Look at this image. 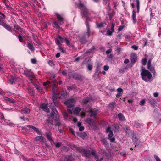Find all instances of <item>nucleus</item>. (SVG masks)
<instances>
[{
    "label": "nucleus",
    "instance_id": "1",
    "mask_svg": "<svg viewBox=\"0 0 161 161\" xmlns=\"http://www.w3.org/2000/svg\"><path fill=\"white\" fill-rule=\"evenodd\" d=\"M76 4L77 7L81 10V14L82 17L86 18L85 23H86V21L87 22H88V21H91L90 19L89 18L90 13L86 6L84 4L81 3L80 1H79L78 4L76 3Z\"/></svg>",
    "mask_w": 161,
    "mask_h": 161
},
{
    "label": "nucleus",
    "instance_id": "2",
    "mask_svg": "<svg viewBox=\"0 0 161 161\" xmlns=\"http://www.w3.org/2000/svg\"><path fill=\"white\" fill-rule=\"evenodd\" d=\"M141 75L142 79L146 81H148V79H150L152 77L151 73L145 69H142Z\"/></svg>",
    "mask_w": 161,
    "mask_h": 161
},
{
    "label": "nucleus",
    "instance_id": "3",
    "mask_svg": "<svg viewBox=\"0 0 161 161\" xmlns=\"http://www.w3.org/2000/svg\"><path fill=\"white\" fill-rule=\"evenodd\" d=\"M55 14L59 22L58 23L56 21H53V23L54 26V27L57 29H60L61 28L60 25H61L64 23L63 21L64 19L63 17L58 13H56Z\"/></svg>",
    "mask_w": 161,
    "mask_h": 161
},
{
    "label": "nucleus",
    "instance_id": "4",
    "mask_svg": "<svg viewBox=\"0 0 161 161\" xmlns=\"http://www.w3.org/2000/svg\"><path fill=\"white\" fill-rule=\"evenodd\" d=\"M57 91V86H53L52 91L53 94V97L60 98L61 96L65 97L67 95L66 91L65 92L63 91V92H62L61 93H56Z\"/></svg>",
    "mask_w": 161,
    "mask_h": 161
},
{
    "label": "nucleus",
    "instance_id": "5",
    "mask_svg": "<svg viewBox=\"0 0 161 161\" xmlns=\"http://www.w3.org/2000/svg\"><path fill=\"white\" fill-rule=\"evenodd\" d=\"M52 111L51 113V117L53 118L55 121H57L59 119L58 113L55 108H52Z\"/></svg>",
    "mask_w": 161,
    "mask_h": 161
},
{
    "label": "nucleus",
    "instance_id": "6",
    "mask_svg": "<svg viewBox=\"0 0 161 161\" xmlns=\"http://www.w3.org/2000/svg\"><path fill=\"white\" fill-rule=\"evenodd\" d=\"M24 74L26 76L29 77L30 80L32 82L33 78L34 76L33 73L31 71V70L26 69L24 70Z\"/></svg>",
    "mask_w": 161,
    "mask_h": 161
},
{
    "label": "nucleus",
    "instance_id": "7",
    "mask_svg": "<svg viewBox=\"0 0 161 161\" xmlns=\"http://www.w3.org/2000/svg\"><path fill=\"white\" fill-rule=\"evenodd\" d=\"M71 75H72V77L80 81H82L83 79V76L80 74L76 73H72Z\"/></svg>",
    "mask_w": 161,
    "mask_h": 161
},
{
    "label": "nucleus",
    "instance_id": "8",
    "mask_svg": "<svg viewBox=\"0 0 161 161\" xmlns=\"http://www.w3.org/2000/svg\"><path fill=\"white\" fill-rule=\"evenodd\" d=\"M79 152L83 153L84 156L86 157H89L91 155V152L88 150H85L84 149L81 147L79 149Z\"/></svg>",
    "mask_w": 161,
    "mask_h": 161
},
{
    "label": "nucleus",
    "instance_id": "9",
    "mask_svg": "<svg viewBox=\"0 0 161 161\" xmlns=\"http://www.w3.org/2000/svg\"><path fill=\"white\" fill-rule=\"evenodd\" d=\"M115 24L113 23H112L111 28L110 29H108L107 30V33H105V35L108 36H111L112 33L114 31V26Z\"/></svg>",
    "mask_w": 161,
    "mask_h": 161
},
{
    "label": "nucleus",
    "instance_id": "10",
    "mask_svg": "<svg viewBox=\"0 0 161 161\" xmlns=\"http://www.w3.org/2000/svg\"><path fill=\"white\" fill-rule=\"evenodd\" d=\"M98 111L97 109L92 110L90 109L88 111V112L90 114V116L95 118L98 113Z\"/></svg>",
    "mask_w": 161,
    "mask_h": 161
},
{
    "label": "nucleus",
    "instance_id": "11",
    "mask_svg": "<svg viewBox=\"0 0 161 161\" xmlns=\"http://www.w3.org/2000/svg\"><path fill=\"white\" fill-rule=\"evenodd\" d=\"M75 100L74 99H70L67 100V107L68 108H71L74 106L75 103Z\"/></svg>",
    "mask_w": 161,
    "mask_h": 161
},
{
    "label": "nucleus",
    "instance_id": "12",
    "mask_svg": "<svg viewBox=\"0 0 161 161\" xmlns=\"http://www.w3.org/2000/svg\"><path fill=\"white\" fill-rule=\"evenodd\" d=\"M137 60V56L135 53H132L131 55V64L130 67H131L136 62Z\"/></svg>",
    "mask_w": 161,
    "mask_h": 161
},
{
    "label": "nucleus",
    "instance_id": "13",
    "mask_svg": "<svg viewBox=\"0 0 161 161\" xmlns=\"http://www.w3.org/2000/svg\"><path fill=\"white\" fill-rule=\"evenodd\" d=\"M86 122L92 126H95L96 125V121L93 119L88 118L86 119Z\"/></svg>",
    "mask_w": 161,
    "mask_h": 161
},
{
    "label": "nucleus",
    "instance_id": "14",
    "mask_svg": "<svg viewBox=\"0 0 161 161\" xmlns=\"http://www.w3.org/2000/svg\"><path fill=\"white\" fill-rule=\"evenodd\" d=\"M27 127L30 128H31L33 129L36 133H37L38 135H42L41 133L39 130L38 128L34 126L31 125H29L27 126Z\"/></svg>",
    "mask_w": 161,
    "mask_h": 161
},
{
    "label": "nucleus",
    "instance_id": "15",
    "mask_svg": "<svg viewBox=\"0 0 161 161\" xmlns=\"http://www.w3.org/2000/svg\"><path fill=\"white\" fill-rule=\"evenodd\" d=\"M106 132L107 133H109L108 138H110L113 136V134L110 127L108 126L107 128L106 129Z\"/></svg>",
    "mask_w": 161,
    "mask_h": 161
},
{
    "label": "nucleus",
    "instance_id": "16",
    "mask_svg": "<svg viewBox=\"0 0 161 161\" xmlns=\"http://www.w3.org/2000/svg\"><path fill=\"white\" fill-rule=\"evenodd\" d=\"M87 27V32H86V34L87 35V37L88 38L91 33V31L90 28V26L89 25V23L88 22L86 21V23H85Z\"/></svg>",
    "mask_w": 161,
    "mask_h": 161
},
{
    "label": "nucleus",
    "instance_id": "17",
    "mask_svg": "<svg viewBox=\"0 0 161 161\" xmlns=\"http://www.w3.org/2000/svg\"><path fill=\"white\" fill-rule=\"evenodd\" d=\"M148 101L149 103L153 107L157 104L156 101L153 98L150 97L148 99Z\"/></svg>",
    "mask_w": 161,
    "mask_h": 161
},
{
    "label": "nucleus",
    "instance_id": "18",
    "mask_svg": "<svg viewBox=\"0 0 161 161\" xmlns=\"http://www.w3.org/2000/svg\"><path fill=\"white\" fill-rule=\"evenodd\" d=\"M46 136L48 140L52 143V142L54 143V142L52 139V137L51 136V134L50 133L48 132L46 133Z\"/></svg>",
    "mask_w": 161,
    "mask_h": 161
},
{
    "label": "nucleus",
    "instance_id": "19",
    "mask_svg": "<svg viewBox=\"0 0 161 161\" xmlns=\"http://www.w3.org/2000/svg\"><path fill=\"white\" fill-rule=\"evenodd\" d=\"M41 108L43 111L46 112H49V109L47 107V106L46 104H42L41 105Z\"/></svg>",
    "mask_w": 161,
    "mask_h": 161
},
{
    "label": "nucleus",
    "instance_id": "20",
    "mask_svg": "<svg viewBox=\"0 0 161 161\" xmlns=\"http://www.w3.org/2000/svg\"><path fill=\"white\" fill-rule=\"evenodd\" d=\"M74 158L71 155H66L64 159V161H74Z\"/></svg>",
    "mask_w": 161,
    "mask_h": 161
},
{
    "label": "nucleus",
    "instance_id": "21",
    "mask_svg": "<svg viewBox=\"0 0 161 161\" xmlns=\"http://www.w3.org/2000/svg\"><path fill=\"white\" fill-rule=\"evenodd\" d=\"M21 112L22 114H29L30 110L29 108L25 107L21 110Z\"/></svg>",
    "mask_w": 161,
    "mask_h": 161
},
{
    "label": "nucleus",
    "instance_id": "22",
    "mask_svg": "<svg viewBox=\"0 0 161 161\" xmlns=\"http://www.w3.org/2000/svg\"><path fill=\"white\" fill-rule=\"evenodd\" d=\"M35 139L36 141H39L40 142H44L45 139L42 136H38L36 137Z\"/></svg>",
    "mask_w": 161,
    "mask_h": 161
},
{
    "label": "nucleus",
    "instance_id": "23",
    "mask_svg": "<svg viewBox=\"0 0 161 161\" xmlns=\"http://www.w3.org/2000/svg\"><path fill=\"white\" fill-rule=\"evenodd\" d=\"M106 25V23L105 22H101L100 23H97L96 24L97 27L99 28L104 27L105 25Z\"/></svg>",
    "mask_w": 161,
    "mask_h": 161
},
{
    "label": "nucleus",
    "instance_id": "24",
    "mask_svg": "<svg viewBox=\"0 0 161 161\" xmlns=\"http://www.w3.org/2000/svg\"><path fill=\"white\" fill-rule=\"evenodd\" d=\"M26 45L27 47L31 51H33L35 50V48L33 45L29 42H27Z\"/></svg>",
    "mask_w": 161,
    "mask_h": 161
},
{
    "label": "nucleus",
    "instance_id": "25",
    "mask_svg": "<svg viewBox=\"0 0 161 161\" xmlns=\"http://www.w3.org/2000/svg\"><path fill=\"white\" fill-rule=\"evenodd\" d=\"M101 141L102 143L103 144L105 147H107L108 146V143L106 139L102 138Z\"/></svg>",
    "mask_w": 161,
    "mask_h": 161
},
{
    "label": "nucleus",
    "instance_id": "26",
    "mask_svg": "<svg viewBox=\"0 0 161 161\" xmlns=\"http://www.w3.org/2000/svg\"><path fill=\"white\" fill-rule=\"evenodd\" d=\"M132 140L135 144V146L139 145L140 142L138 139H137L136 137L133 136L132 137Z\"/></svg>",
    "mask_w": 161,
    "mask_h": 161
},
{
    "label": "nucleus",
    "instance_id": "27",
    "mask_svg": "<svg viewBox=\"0 0 161 161\" xmlns=\"http://www.w3.org/2000/svg\"><path fill=\"white\" fill-rule=\"evenodd\" d=\"M118 117L119 120L121 121H125V119L123 114L121 113H119L118 114Z\"/></svg>",
    "mask_w": 161,
    "mask_h": 161
},
{
    "label": "nucleus",
    "instance_id": "28",
    "mask_svg": "<svg viewBox=\"0 0 161 161\" xmlns=\"http://www.w3.org/2000/svg\"><path fill=\"white\" fill-rule=\"evenodd\" d=\"M132 17V18L133 23L134 24L136 23V12L134 10L133 11Z\"/></svg>",
    "mask_w": 161,
    "mask_h": 161
},
{
    "label": "nucleus",
    "instance_id": "29",
    "mask_svg": "<svg viewBox=\"0 0 161 161\" xmlns=\"http://www.w3.org/2000/svg\"><path fill=\"white\" fill-rule=\"evenodd\" d=\"M147 68L151 72L153 73L154 74L156 73L154 67L151 65L147 66Z\"/></svg>",
    "mask_w": 161,
    "mask_h": 161
},
{
    "label": "nucleus",
    "instance_id": "30",
    "mask_svg": "<svg viewBox=\"0 0 161 161\" xmlns=\"http://www.w3.org/2000/svg\"><path fill=\"white\" fill-rule=\"evenodd\" d=\"M70 148L74 150L78 151L79 152V149L81 147H77L76 145H73L70 146Z\"/></svg>",
    "mask_w": 161,
    "mask_h": 161
},
{
    "label": "nucleus",
    "instance_id": "31",
    "mask_svg": "<svg viewBox=\"0 0 161 161\" xmlns=\"http://www.w3.org/2000/svg\"><path fill=\"white\" fill-rule=\"evenodd\" d=\"M77 126L79 127V130L80 131H82L84 129V127L83 126H81V123L80 122H78L77 124Z\"/></svg>",
    "mask_w": 161,
    "mask_h": 161
},
{
    "label": "nucleus",
    "instance_id": "32",
    "mask_svg": "<svg viewBox=\"0 0 161 161\" xmlns=\"http://www.w3.org/2000/svg\"><path fill=\"white\" fill-rule=\"evenodd\" d=\"M4 99L6 101H8L9 102H10V103H15V101H14L13 99L9 98L7 97H4Z\"/></svg>",
    "mask_w": 161,
    "mask_h": 161
},
{
    "label": "nucleus",
    "instance_id": "33",
    "mask_svg": "<svg viewBox=\"0 0 161 161\" xmlns=\"http://www.w3.org/2000/svg\"><path fill=\"white\" fill-rule=\"evenodd\" d=\"M124 130L125 131V132L126 133H128L130 131V127L127 126H126L123 128Z\"/></svg>",
    "mask_w": 161,
    "mask_h": 161
},
{
    "label": "nucleus",
    "instance_id": "34",
    "mask_svg": "<svg viewBox=\"0 0 161 161\" xmlns=\"http://www.w3.org/2000/svg\"><path fill=\"white\" fill-rule=\"evenodd\" d=\"M35 87L41 93L43 92V90L42 89L41 87L38 85H36Z\"/></svg>",
    "mask_w": 161,
    "mask_h": 161
},
{
    "label": "nucleus",
    "instance_id": "35",
    "mask_svg": "<svg viewBox=\"0 0 161 161\" xmlns=\"http://www.w3.org/2000/svg\"><path fill=\"white\" fill-rule=\"evenodd\" d=\"M16 80V78L14 77H12V78L8 80V82L10 84H13V83Z\"/></svg>",
    "mask_w": 161,
    "mask_h": 161
},
{
    "label": "nucleus",
    "instance_id": "36",
    "mask_svg": "<svg viewBox=\"0 0 161 161\" xmlns=\"http://www.w3.org/2000/svg\"><path fill=\"white\" fill-rule=\"evenodd\" d=\"M77 88V87L75 85H72L71 86H69L68 87V90L69 91H70L72 90H75Z\"/></svg>",
    "mask_w": 161,
    "mask_h": 161
},
{
    "label": "nucleus",
    "instance_id": "37",
    "mask_svg": "<svg viewBox=\"0 0 161 161\" xmlns=\"http://www.w3.org/2000/svg\"><path fill=\"white\" fill-rule=\"evenodd\" d=\"M91 99L89 97L86 98L83 100L82 102L84 104H86Z\"/></svg>",
    "mask_w": 161,
    "mask_h": 161
},
{
    "label": "nucleus",
    "instance_id": "38",
    "mask_svg": "<svg viewBox=\"0 0 161 161\" xmlns=\"http://www.w3.org/2000/svg\"><path fill=\"white\" fill-rule=\"evenodd\" d=\"M78 135L80 137L84 138L87 136V134L86 133L83 132L79 133Z\"/></svg>",
    "mask_w": 161,
    "mask_h": 161
},
{
    "label": "nucleus",
    "instance_id": "39",
    "mask_svg": "<svg viewBox=\"0 0 161 161\" xmlns=\"http://www.w3.org/2000/svg\"><path fill=\"white\" fill-rule=\"evenodd\" d=\"M52 100H53V102L54 103L56 107H58V103L57 101V99L54 98L53 97L52 98Z\"/></svg>",
    "mask_w": 161,
    "mask_h": 161
},
{
    "label": "nucleus",
    "instance_id": "40",
    "mask_svg": "<svg viewBox=\"0 0 161 161\" xmlns=\"http://www.w3.org/2000/svg\"><path fill=\"white\" fill-rule=\"evenodd\" d=\"M14 35H15L16 36L18 37L19 41L20 42H23V38L21 35H19L18 36H17V35L15 34H14Z\"/></svg>",
    "mask_w": 161,
    "mask_h": 161
},
{
    "label": "nucleus",
    "instance_id": "41",
    "mask_svg": "<svg viewBox=\"0 0 161 161\" xmlns=\"http://www.w3.org/2000/svg\"><path fill=\"white\" fill-rule=\"evenodd\" d=\"M136 7L137 8V12L139 13V11L140 8V2L139 0H136Z\"/></svg>",
    "mask_w": 161,
    "mask_h": 161
},
{
    "label": "nucleus",
    "instance_id": "42",
    "mask_svg": "<svg viewBox=\"0 0 161 161\" xmlns=\"http://www.w3.org/2000/svg\"><path fill=\"white\" fill-rule=\"evenodd\" d=\"M14 27L15 29L19 30L21 29V27L17 24H15L14 25Z\"/></svg>",
    "mask_w": 161,
    "mask_h": 161
},
{
    "label": "nucleus",
    "instance_id": "43",
    "mask_svg": "<svg viewBox=\"0 0 161 161\" xmlns=\"http://www.w3.org/2000/svg\"><path fill=\"white\" fill-rule=\"evenodd\" d=\"M115 103L114 102H112L109 105V107L111 109H113L115 105Z\"/></svg>",
    "mask_w": 161,
    "mask_h": 161
},
{
    "label": "nucleus",
    "instance_id": "44",
    "mask_svg": "<svg viewBox=\"0 0 161 161\" xmlns=\"http://www.w3.org/2000/svg\"><path fill=\"white\" fill-rule=\"evenodd\" d=\"M64 40L67 46H69L70 45V42L68 39L67 38H65Z\"/></svg>",
    "mask_w": 161,
    "mask_h": 161
},
{
    "label": "nucleus",
    "instance_id": "45",
    "mask_svg": "<svg viewBox=\"0 0 161 161\" xmlns=\"http://www.w3.org/2000/svg\"><path fill=\"white\" fill-rule=\"evenodd\" d=\"M128 69V68L127 67H125L122 69H120L119 70V72L120 73L123 74L125 72V70L127 69Z\"/></svg>",
    "mask_w": 161,
    "mask_h": 161
},
{
    "label": "nucleus",
    "instance_id": "46",
    "mask_svg": "<svg viewBox=\"0 0 161 161\" xmlns=\"http://www.w3.org/2000/svg\"><path fill=\"white\" fill-rule=\"evenodd\" d=\"M114 131L115 132L118 131L119 129V126L117 125H115L114 126Z\"/></svg>",
    "mask_w": 161,
    "mask_h": 161
},
{
    "label": "nucleus",
    "instance_id": "47",
    "mask_svg": "<svg viewBox=\"0 0 161 161\" xmlns=\"http://www.w3.org/2000/svg\"><path fill=\"white\" fill-rule=\"evenodd\" d=\"M63 115L65 119H68V114L66 112H64L63 113Z\"/></svg>",
    "mask_w": 161,
    "mask_h": 161
},
{
    "label": "nucleus",
    "instance_id": "48",
    "mask_svg": "<svg viewBox=\"0 0 161 161\" xmlns=\"http://www.w3.org/2000/svg\"><path fill=\"white\" fill-rule=\"evenodd\" d=\"M48 64L51 66L53 67L55 65L53 62L52 61L50 60L48 62Z\"/></svg>",
    "mask_w": 161,
    "mask_h": 161
},
{
    "label": "nucleus",
    "instance_id": "49",
    "mask_svg": "<svg viewBox=\"0 0 161 161\" xmlns=\"http://www.w3.org/2000/svg\"><path fill=\"white\" fill-rule=\"evenodd\" d=\"M55 42L57 45H58V46H60V44H61V42L58 39L55 38Z\"/></svg>",
    "mask_w": 161,
    "mask_h": 161
},
{
    "label": "nucleus",
    "instance_id": "50",
    "mask_svg": "<svg viewBox=\"0 0 161 161\" xmlns=\"http://www.w3.org/2000/svg\"><path fill=\"white\" fill-rule=\"evenodd\" d=\"M108 16H109V19L111 20L112 19V17L114 15V12H112L111 13H109L108 14Z\"/></svg>",
    "mask_w": 161,
    "mask_h": 161
},
{
    "label": "nucleus",
    "instance_id": "51",
    "mask_svg": "<svg viewBox=\"0 0 161 161\" xmlns=\"http://www.w3.org/2000/svg\"><path fill=\"white\" fill-rule=\"evenodd\" d=\"M110 0H103V4L106 5L107 4L110 3Z\"/></svg>",
    "mask_w": 161,
    "mask_h": 161
},
{
    "label": "nucleus",
    "instance_id": "52",
    "mask_svg": "<svg viewBox=\"0 0 161 161\" xmlns=\"http://www.w3.org/2000/svg\"><path fill=\"white\" fill-rule=\"evenodd\" d=\"M75 111L77 113H79L81 110L80 108L78 107H76L75 109Z\"/></svg>",
    "mask_w": 161,
    "mask_h": 161
},
{
    "label": "nucleus",
    "instance_id": "53",
    "mask_svg": "<svg viewBox=\"0 0 161 161\" xmlns=\"http://www.w3.org/2000/svg\"><path fill=\"white\" fill-rule=\"evenodd\" d=\"M87 68L89 71H91L92 69V66L91 64H89L87 65Z\"/></svg>",
    "mask_w": 161,
    "mask_h": 161
},
{
    "label": "nucleus",
    "instance_id": "54",
    "mask_svg": "<svg viewBox=\"0 0 161 161\" xmlns=\"http://www.w3.org/2000/svg\"><path fill=\"white\" fill-rule=\"evenodd\" d=\"M147 60L146 59V58L143 59L142 60V61H141L142 64L144 65H145L147 63Z\"/></svg>",
    "mask_w": 161,
    "mask_h": 161
},
{
    "label": "nucleus",
    "instance_id": "55",
    "mask_svg": "<svg viewBox=\"0 0 161 161\" xmlns=\"http://www.w3.org/2000/svg\"><path fill=\"white\" fill-rule=\"evenodd\" d=\"M131 48L134 50H137L138 49V47L136 45H133L132 46Z\"/></svg>",
    "mask_w": 161,
    "mask_h": 161
},
{
    "label": "nucleus",
    "instance_id": "56",
    "mask_svg": "<svg viewBox=\"0 0 161 161\" xmlns=\"http://www.w3.org/2000/svg\"><path fill=\"white\" fill-rule=\"evenodd\" d=\"M131 36H130L126 35L125 36V39L127 41H129V40L130 39Z\"/></svg>",
    "mask_w": 161,
    "mask_h": 161
},
{
    "label": "nucleus",
    "instance_id": "57",
    "mask_svg": "<svg viewBox=\"0 0 161 161\" xmlns=\"http://www.w3.org/2000/svg\"><path fill=\"white\" fill-rule=\"evenodd\" d=\"M100 70V67L99 64H97L96 69V72H98Z\"/></svg>",
    "mask_w": 161,
    "mask_h": 161
},
{
    "label": "nucleus",
    "instance_id": "58",
    "mask_svg": "<svg viewBox=\"0 0 161 161\" xmlns=\"http://www.w3.org/2000/svg\"><path fill=\"white\" fill-rule=\"evenodd\" d=\"M111 142H113L115 140V139L114 137L108 138Z\"/></svg>",
    "mask_w": 161,
    "mask_h": 161
},
{
    "label": "nucleus",
    "instance_id": "59",
    "mask_svg": "<svg viewBox=\"0 0 161 161\" xmlns=\"http://www.w3.org/2000/svg\"><path fill=\"white\" fill-rule=\"evenodd\" d=\"M59 119L58 120L56 121H57V122L55 124L56 126H59L61 125V123L60 121H58Z\"/></svg>",
    "mask_w": 161,
    "mask_h": 161
},
{
    "label": "nucleus",
    "instance_id": "60",
    "mask_svg": "<svg viewBox=\"0 0 161 161\" xmlns=\"http://www.w3.org/2000/svg\"><path fill=\"white\" fill-rule=\"evenodd\" d=\"M87 41L85 38L81 39L80 40V42L82 43H85Z\"/></svg>",
    "mask_w": 161,
    "mask_h": 161
},
{
    "label": "nucleus",
    "instance_id": "61",
    "mask_svg": "<svg viewBox=\"0 0 161 161\" xmlns=\"http://www.w3.org/2000/svg\"><path fill=\"white\" fill-rule=\"evenodd\" d=\"M58 48L59 49V50L62 53H64V50L63 49V47L60 46H58Z\"/></svg>",
    "mask_w": 161,
    "mask_h": 161
},
{
    "label": "nucleus",
    "instance_id": "62",
    "mask_svg": "<svg viewBox=\"0 0 161 161\" xmlns=\"http://www.w3.org/2000/svg\"><path fill=\"white\" fill-rule=\"evenodd\" d=\"M154 157L156 161H161L158 156L156 155H154Z\"/></svg>",
    "mask_w": 161,
    "mask_h": 161
},
{
    "label": "nucleus",
    "instance_id": "63",
    "mask_svg": "<svg viewBox=\"0 0 161 161\" xmlns=\"http://www.w3.org/2000/svg\"><path fill=\"white\" fill-rule=\"evenodd\" d=\"M56 147L58 148L60 147L61 145V143L58 142L55 144Z\"/></svg>",
    "mask_w": 161,
    "mask_h": 161
},
{
    "label": "nucleus",
    "instance_id": "64",
    "mask_svg": "<svg viewBox=\"0 0 161 161\" xmlns=\"http://www.w3.org/2000/svg\"><path fill=\"white\" fill-rule=\"evenodd\" d=\"M145 102V100L144 99H142L140 101V104L141 105H144Z\"/></svg>",
    "mask_w": 161,
    "mask_h": 161
}]
</instances>
